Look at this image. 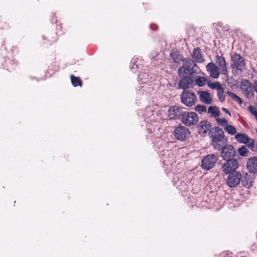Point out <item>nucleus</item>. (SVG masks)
Returning a JSON list of instances; mask_svg holds the SVG:
<instances>
[{"label":"nucleus","mask_w":257,"mask_h":257,"mask_svg":"<svg viewBox=\"0 0 257 257\" xmlns=\"http://www.w3.org/2000/svg\"><path fill=\"white\" fill-rule=\"evenodd\" d=\"M138 78L142 83H146L149 80L150 77L147 73H144L139 74Z\"/></svg>","instance_id":"a878e982"},{"label":"nucleus","mask_w":257,"mask_h":257,"mask_svg":"<svg viewBox=\"0 0 257 257\" xmlns=\"http://www.w3.org/2000/svg\"><path fill=\"white\" fill-rule=\"evenodd\" d=\"M217 97L220 102H222L224 101L225 96L224 95V90L222 88L219 90L217 91Z\"/></svg>","instance_id":"c756f323"},{"label":"nucleus","mask_w":257,"mask_h":257,"mask_svg":"<svg viewBox=\"0 0 257 257\" xmlns=\"http://www.w3.org/2000/svg\"><path fill=\"white\" fill-rule=\"evenodd\" d=\"M184 61V64L178 69V75L180 79L178 82V88L185 90L192 85L194 81V74L200 70L192 59H186Z\"/></svg>","instance_id":"f257e3e1"},{"label":"nucleus","mask_w":257,"mask_h":257,"mask_svg":"<svg viewBox=\"0 0 257 257\" xmlns=\"http://www.w3.org/2000/svg\"><path fill=\"white\" fill-rule=\"evenodd\" d=\"M225 162L222 165L223 172L226 175L236 172L239 167V162L235 159L225 160Z\"/></svg>","instance_id":"423d86ee"},{"label":"nucleus","mask_w":257,"mask_h":257,"mask_svg":"<svg viewBox=\"0 0 257 257\" xmlns=\"http://www.w3.org/2000/svg\"><path fill=\"white\" fill-rule=\"evenodd\" d=\"M71 83L73 86L77 87L78 86H81L82 85L81 79L78 77H75L72 75L70 76Z\"/></svg>","instance_id":"b1692460"},{"label":"nucleus","mask_w":257,"mask_h":257,"mask_svg":"<svg viewBox=\"0 0 257 257\" xmlns=\"http://www.w3.org/2000/svg\"><path fill=\"white\" fill-rule=\"evenodd\" d=\"M238 152L241 156L245 157L247 156L248 151L247 150L246 146H242L238 149Z\"/></svg>","instance_id":"cd10ccee"},{"label":"nucleus","mask_w":257,"mask_h":257,"mask_svg":"<svg viewBox=\"0 0 257 257\" xmlns=\"http://www.w3.org/2000/svg\"><path fill=\"white\" fill-rule=\"evenodd\" d=\"M168 116L171 119H178L182 118L183 114L182 108L181 107L174 105L171 106L168 110Z\"/></svg>","instance_id":"ddd939ff"},{"label":"nucleus","mask_w":257,"mask_h":257,"mask_svg":"<svg viewBox=\"0 0 257 257\" xmlns=\"http://www.w3.org/2000/svg\"><path fill=\"white\" fill-rule=\"evenodd\" d=\"M231 68L235 69L236 72H242L245 68V63L244 58L240 54L234 53L231 56Z\"/></svg>","instance_id":"7ed1b4c3"},{"label":"nucleus","mask_w":257,"mask_h":257,"mask_svg":"<svg viewBox=\"0 0 257 257\" xmlns=\"http://www.w3.org/2000/svg\"><path fill=\"white\" fill-rule=\"evenodd\" d=\"M255 147H256V148L257 149V143L256 144Z\"/></svg>","instance_id":"e433bc0d"},{"label":"nucleus","mask_w":257,"mask_h":257,"mask_svg":"<svg viewBox=\"0 0 257 257\" xmlns=\"http://www.w3.org/2000/svg\"><path fill=\"white\" fill-rule=\"evenodd\" d=\"M255 91L257 93V80L254 82L253 84V91Z\"/></svg>","instance_id":"f704fd0d"},{"label":"nucleus","mask_w":257,"mask_h":257,"mask_svg":"<svg viewBox=\"0 0 257 257\" xmlns=\"http://www.w3.org/2000/svg\"><path fill=\"white\" fill-rule=\"evenodd\" d=\"M216 120L217 123L223 127V128L228 124V121L225 118H217Z\"/></svg>","instance_id":"c85d7f7f"},{"label":"nucleus","mask_w":257,"mask_h":257,"mask_svg":"<svg viewBox=\"0 0 257 257\" xmlns=\"http://www.w3.org/2000/svg\"><path fill=\"white\" fill-rule=\"evenodd\" d=\"M248 109L250 113L254 116L256 120L257 121V109L253 106L250 105L248 107Z\"/></svg>","instance_id":"2f4dec72"},{"label":"nucleus","mask_w":257,"mask_h":257,"mask_svg":"<svg viewBox=\"0 0 257 257\" xmlns=\"http://www.w3.org/2000/svg\"><path fill=\"white\" fill-rule=\"evenodd\" d=\"M222 111H223L224 112H225L226 113H227L230 116H231V114L230 113V112L225 108H222Z\"/></svg>","instance_id":"c9c22d12"},{"label":"nucleus","mask_w":257,"mask_h":257,"mask_svg":"<svg viewBox=\"0 0 257 257\" xmlns=\"http://www.w3.org/2000/svg\"><path fill=\"white\" fill-rule=\"evenodd\" d=\"M208 86L212 89H216L217 91L219 90L222 88L218 82L209 83Z\"/></svg>","instance_id":"7c9ffc66"},{"label":"nucleus","mask_w":257,"mask_h":257,"mask_svg":"<svg viewBox=\"0 0 257 257\" xmlns=\"http://www.w3.org/2000/svg\"><path fill=\"white\" fill-rule=\"evenodd\" d=\"M207 71L209 76L214 79L219 78L220 73V69L218 68L217 66L213 62H210L207 64L206 66Z\"/></svg>","instance_id":"4468645a"},{"label":"nucleus","mask_w":257,"mask_h":257,"mask_svg":"<svg viewBox=\"0 0 257 257\" xmlns=\"http://www.w3.org/2000/svg\"><path fill=\"white\" fill-rule=\"evenodd\" d=\"M181 101L187 106L191 107L195 104L197 101L195 94L191 91L184 90L180 95Z\"/></svg>","instance_id":"20e7f679"},{"label":"nucleus","mask_w":257,"mask_h":257,"mask_svg":"<svg viewBox=\"0 0 257 257\" xmlns=\"http://www.w3.org/2000/svg\"><path fill=\"white\" fill-rule=\"evenodd\" d=\"M209 136L212 141L211 145L217 150H221L227 143L223 130L218 126H215L210 131Z\"/></svg>","instance_id":"f03ea898"},{"label":"nucleus","mask_w":257,"mask_h":257,"mask_svg":"<svg viewBox=\"0 0 257 257\" xmlns=\"http://www.w3.org/2000/svg\"><path fill=\"white\" fill-rule=\"evenodd\" d=\"M221 156L223 160L233 159L236 155V151L232 145L226 144L221 149Z\"/></svg>","instance_id":"9b49d317"},{"label":"nucleus","mask_w":257,"mask_h":257,"mask_svg":"<svg viewBox=\"0 0 257 257\" xmlns=\"http://www.w3.org/2000/svg\"><path fill=\"white\" fill-rule=\"evenodd\" d=\"M195 110L200 114L206 112V108L204 105H198L196 106Z\"/></svg>","instance_id":"473e14b6"},{"label":"nucleus","mask_w":257,"mask_h":257,"mask_svg":"<svg viewBox=\"0 0 257 257\" xmlns=\"http://www.w3.org/2000/svg\"><path fill=\"white\" fill-rule=\"evenodd\" d=\"M191 56L193 59L192 60L194 62L203 63L205 61V59L203 58V55L201 53V50L198 47L194 49Z\"/></svg>","instance_id":"f3484780"},{"label":"nucleus","mask_w":257,"mask_h":257,"mask_svg":"<svg viewBox=\"0 0 257 257\" xmlns=\"http://www.w3.org/2000/svg\"><path fill=\"white\" fill-rule=\"evenodd\" d=\"M207 81L206 78L204 77L197 76L195 79V84L198 86H203L205 85Z\"/></svg>","instance_id":"393cba45"},{"label":"nucleus","mask_w":257,"mask_h":257,"mask_svg":"<svg viewBox=\"0 0 257 257\" xmlns=\"http://www.w3.org/2000/svg\"><path fill=\"white\" fill-rule=\"evenodd\" d=\"M173 133L175 139L181 141L187 140L190 136L189 129L181 125L176 127Z\"/></svg>","instance_id":"6e6552de"},{"label":"nucleus","mask_w":257,"mask_h":257,"mask_svg":"<svg viewBox=\"0 0 257 257\" xmlns=\"http://www.w3.org/2000/svg\"><path fill=\"white\" fill-rule=\"evenodd\" d=\"M198 132L201 136L206 134L207 132L212 131L211 129V124L207 120L201 121L197 126Z\"/></svg>","instance_id":"2eb2a0df"},{"label":"nucleus","mask_w":257,"mask_h":257,"mask_svg":"<svg viewBox=\"0 0 257 257\" xmlns=\"http://www.w3.org/2000/svg\"><path fill=\"white\" fill-rule=\"evenodd\" d=\"M235 139L240 143L245 144L248 141V137L244 134H237L235 136Z\"/></svg>","instance_id":"412c9836"},{"label":"nucleus","mask_w":257,"mask_h":257,"mask_svg":"<svg viewBox=\"0 0 257 257\" xmlns=\"http://www.w3.org/2000/svg\"><path fill=\"white\" fill-rule=\"evenodd\" d=\"M215 60L217 64V67L220 69V73L228 78V70L227 68V63L225 58L222 56L217 55L215 56Z\"/></svg>","instance_id":"f8f14e48"},{"label":"nucleus","mask_w":257,"mask_h":257,"mask_svg":"<svg viewBox=\"0 0 257 257\" xmlns=\"http://www.w3.org/2000/svg\"><path fill=\"white\" fill-rule=\"evenodd\" d=\"M225 93L227 94L233 100L236 101L238 104L241 105L242 103V99L235 94H234L229 91H226Z\"/></svg>","instance_id":"5701e85b"},{"label":"nucleus","mask_w":257,"mask_h":257,"mask_svg":"<svg viewBox=\"0 0 257 257\" xmlns=\"http://www.w3.org/2000/svg\"><path fill=\"white\" fill-rule=\"evenodd\" d=\"M208 112L210 113L211 116L214 118H217L220 113L219 108L217 107L212 106L209 107Z\"/></svg>","instance_id":"4be33fe9"},{"label":"nucleus","mask_w":257,"mask_h":257,"mask_svg":"<svg viewBox=\"0 0 257 257\" xmlns=\"http://www.w3.org/2000/svg\"><path fill=\"white\" fill-rule=\"evenodd\" d=\"M181 121L186 126H190L196 125L199 121V117L194 112L185 111L183 113Z\"/></svg>","instance_id":"39448f33"},{"label":"nucleus","mask_w":257,"mask_h":257,"mask_svg":"<svg viewBox=\"0 0 257 257\" xmlns=\"http://www.w3.org/2000/svg\"><path fill=\"white\" fill-rule=\"evenodd\" d=\"M170 56L174 63H180L181 61L183 62L184 64V60L186 59H191L190 58H183L182 55L178 51L172 50L170 52Z\"/></svg>","instance_id":"aec40b11"},{"label":"nucleus","mask_w":257,"mask_h":257,"mask_svg":"<svg viewBox=\"0 0 257 257\" xmlns=\"http://www.w3.org/2000/svg\"><path fill=\"white\" fill-rule=\"evenodd\" d=\"M217 159V156L214 154L208 155L202 159L201 167L205 170H209L214 167Z\"/></svg>","instance_id":"1a4fd4ad"},{"label":"nucleus","mask_w":257,"mask_h":257,"mask_svg":"<svg viewBox=\"0 0 257 257\" xmlns=\"http://www.w3.org/2000/svg\"><path fill=\"white\" fill-rule=\"evenodd\" d=\"M198 94L199 95L200 101L206 104H211L212 102V99L210 94L207 91H198Z\"/></svg>","instance_id":"6ab92c4d"},{"label":"nucleus","mask_w":257,"mask_h":257,"mask_svg":"<svg viewBox=\"0 0 257 257\" xmlns=\"http://www.w3.org/2000/svg\"><path fill=\"white\" fill-rule=\"evenodd\" d=\"M224 130L228 134L231 135H234L236 133V130L234 126L232 125H229L228 124L224 127Z\"/></svg>","instance_id":"bb28decb"},{"label":"nucleus","mask_w":257,"mask_h":257,"mask_svg":"<svg viewBox=\"0 0 257 257\" xmlns=\"http://www.w3.org/2000/svg\"><path fill=\"white\" fill-rule=\"evenodd\" d=\"M245 144L247 145V147L252 150L254 147V141L248 137V141L245 143Z\"/></svg>","instance_id":"72a5a7b5"},{"label":"nucleus","mask_w":257,"mask_h":257,"mask_svg":"<svg viewBox=\"0 0 257 257\" xmlns=\"http://www.w3.org/2000/svg\"><path fill=\"white\" fill-rule=\"evenodd\" d=\"M253 178L247 173L243 175L241 178V181L242 186L246 188H249L252 186Z\"/></svg>","instance_id":"a211bd4d"},{"label":"nucleus","mask_w":257,"mask_h":257,"mask_svg":"<svg viewBox=\"0 0 257 257\" xmlns=\"http://www.w3.org/2000/svg\"><path fill=\"white\" fill-rule=\"evenodd\" d=\"M240 89L246 97H253V85L248 80L243 79L241 80Z\"/></svg>","instance_id":"0eeeda50"},{"label":"nucleus","mask_w":257,"mask_h":257,"mask_svg":"<svg viewBox=\"0 0 257 257\" xmlns=\"http://www.w3.org/2000/svg\"><path fill=\"white\" fill-rule=\"evenodd\" d=\"M241 174L239 171H236L229 174L227 177L226 182L230 188L236 187L240 182Z\"/></svg>","instance_id":"9d476101"},{"label":"nucleus","mask_w":257,"mask_h":257,"mask_svg":"<svg viewBox=\"0 0 257 257\" xmlns=\"http://www.w3.org/2000/svg\"><path fill=\"white\" fill-rule=\"evenodd\" d=\"M246 168L250 173H257V157L249 158L246 162Z\"/></svg>","instance_id":"dca6fc26"}]
</instances>
